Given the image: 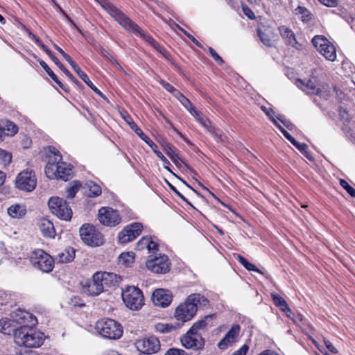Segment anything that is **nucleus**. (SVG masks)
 I'll return each instance as SVG.
<instances>
[{"mask_svg": "<svg viewBox=\"0 0 355 355\" xmlns=\"http://www.w3.org/2000/svg\"><path fill=\"white\" fill-rule=\"evenodd\" d=\"M102 8L117 21L125 30L140 37L156 49L159 46L149 35L144 33L141 28L127 17L121 10L117 8L108 0H95Z\"/></svg>", "mask_w": 355, "mask_h": 355, "instance_id": "obj_1", "label": "nucleus"}, {"mask_svg": "<svg viewBox=\"0 0 355 355\" xmlns=\"http://www.w3.org/2000/svg\"><path fill=\"white\" fill-rule=\"evenodd\" d=\"M120 282V277L107 272H96L92 279L87 282L83 286V292L87 295L97 296L108 288L116 285Z\"/></svg>", "mask_w": 355, "mask_h": 355, "instance_id": "obj_2", "label": "nucleus"}, {"mask_svg": "<svg viewBox=\"0 0 355 355\" xmlns=\"http://www.w3.org/2000/svg\"><path fill=\"white\" fill-rule=\"evenodd\" d=\"M49 151L53 155H49V159L45 168V173L50 179L68 180L72 177V167L70 164L61 162L62 155L54 147H49Z\"/></svg>", "mask_w": 355, "mask_h": 355, "instance_id": "obj_3", "label": "nucleus"}, {"mask_svg": "<svg viewBox=\"0 0 355 355\" xmlns=\"http://www.w3.org/2000/svg\"><path fill=\"white\" fill-rule=\"evenodd\" d=\"M209 300L199 293H193L189 295L184 302L176 308L174 313L175 318L182 323L191 320L196 315L198 306H207Z\"/></svg>", "mask_w": 355, "mask_h": 355, "instance_id": "obj_4", "label": "nucleus"}, {"mask_svg": "<svg viewBox=\"0 0 355 355\" xmlns=\"http://www.w3.org/2000/svg\"><path fill=\"white\" fill-rule=\"evenodd\" d=\"M31 325L24 324L14 332V340L16 345L28 348L40 347L44 341V334L31 327Z\"/></svg>", "mask_w": 355, "mask_h": 355, "instance_id": "obj_5", "label": "nucleus"}, {"mask_svg": "<svg viewBox=\"0 0 355 355\" xmlns=\"http://www.w3.org/2000/svg\"><path fill=\"white\" fill-rule=\"evenodd\" d=\"M96 331L103 338L107 339H119L123 334L121 324L116 320L104 318L96 323Z\"/></svg>", "mask_w": 355, "mask_h": 355, "instance_id": "obj_6", "label": "nucleus"}, {"mask_svg": "<svg viewBox=\"0 0 355 355\" xmlns=\"http://www.w3.org/2000/svg\"><path fill=\"white\" fill-rule=\"evenodd\" d=\"M123 119L129 125L130 128L146 143L148 144L153 153L159 157L162 162L164 168L168 171L172 173L168 165H170L169 161L164 156V155L157 150V146L147 136L143 131L137 126L134 122L131 116L128 114L123 116Z\"/></svg>", "mask_w": 355, "mask_h": 355, "instance_id": "obj_7", "label": "nucleus"}, {"mask_svg": "<svg viewBox=\"0 0 355 355\" xmlns=\"http://www.w3.org/2000/svg\"><path fill=\"white\" fill-rule=\"evenodd\" d=\"M122 298L125 305L132 310H138L144 304L143 293L135 286H128L123 290Z\"/></svg>", "mask_w": 355, "mask_h": 355, "instance_id": "obj_8", "label": "nucleus"}, {"mask_svg": "<svg viewBox=\"0 0 355 355\" xmlns=\"http://www.w3.org/2000/svg\"><path fill=\"white\" fill-rule=\"evenodd\" d=\"M30 261L35 268L43 272H49L54 268V259L41 249L33 252Z\"/></svg>", "mask_w": 355, "mask_h": 355, "instance_id": "obj_9", "label": "nucleus"}, {"mask_svg": "<svg viewBox=\"0 0 355 355\" xmlns=\"http://www.w3.org/2000/svg\"><path fill=\"white\" fill-rule=\"evenodd\" d=\"M81 239L87 245L100 246L104 243L102 234L94 225L84 224L79 230Z\"/></svg>", "mask_w": 355, "mask_h": 355, "instance_id": "obj_10", "label": "nucleus"}, {"mask_svg": "<svg viewBox=\"0 0 355 355\" xmlns=\"http://www.w3.org/2000/svg\"><path fill=\"white\" fill-rule=\"evenodd\" d=\"M51 213L64 220H69L72 216V210L67 202L58 197H51L48 202Z\"/></svg>", "mask_w": 355, "mask_h": 355, "instance_id": "obj_11", "label": "nucleus"}, {"mask_svg": "<svg viewBox=\"0 0 355 355\" xmlns=\"http://www.w3.org/2000/svg\"><path fill=\"white\" fill-rule=\"evenodd\" d=\"M314 47L327 60L334 61L336 59L335 46L323 35H315L311 41Z\"/></svg>", "mask_w": 355, "mask_h": 355, "instance_id": "obj_12", "label": "nucleus"}, {"mask_svg": "<svg viewBox=\"0 0 355 355\" xmlns=\"http://www.w3.org/2000/svg\"><path fill=\"white\" fill-rule=\"evenodd\" d=\"M36 177L31 170H24L17 177L15 180L16 187L27 192L32 191L36 187Z\"/></svg>", "mask_w": 355, "mask_h": 355, "instance_id": "obj_13", "label": "nucleus"}, {"mask_svg": "<svg viewBox=\"0 0 355 355\" xmlns=\"http://www.w3.org/2000/svg\"><path fill=\"white\" fill-rule=\"evenodd\" d=\"M182 345L187 349L200 350L204 347L205 340L201 334L189 330L185 335L181 338Z\"/></svg>", "mask_w": 355, "mask_h": 355, "instance_id": "obj_14", "label": "nucleus"}, {"mask_svg": "<svg viewBox=\"0 0 355 355\" xmlns=\"http://www.w3.org/2000/svg\"><path fill=\"white\" fill-rule=\"evenodd\" d=\"M98 218L104 225L114 227L121 223V218L116 210L110 207H102L98 210Z\"/></svg>", "mask_w": 355, "mask_h": 355, "instance_id": "obj_15", "label": "nucleus"}, {"mask_svg": "<svg viewBox=\"0 0 355 355\" xmlns=\"http://www.w3.org/2000/svg\"><path fill=\"white\" fill-rule=\"evenodd\" d=\"M136 348L143 354H151L159 350V340L155 336L143 338L135 343Z\"/></svg>", "mask_w": 355, "mask_h": 355, "instance_id": "obj_16", "label": "nucleus"}, {"mask_svg": "<svg viewBox=\"0 0 355 355\" xmlns=\"http://www.w3.org/2000/svg\"><path fill=\"white\" fill-rule=\"evenodd\" d=\"M143 230V225L140 223H133L127 225L119 234V241L121 243H127L139 236Z\"/></svg>", "mask_w": 355, "mask_h": 355, "instance_id": "obj_17", "label": "nucleus"}, {"mask_svg": "<svg viewBox=\"0 0 355 355\" xmlns=\"http://www.w3.org/2000/svg\"><path fill=\"white\" fill-rule=\"evenodd\" d=\"M146 265L148 270L155 273H166L170 270V262L166 255L148 259Z\"/></svg>", "mask_w": 355, "mask_h": 355, "instance_id": "obj_18", "label": "nucleus"}, {"mask_svg": "<svg viewBox=\"0 0 355 355\" xmlns=\"http://www.w3.org/2000/svg\"><path fill=\"white\" fill-rule=\"evenodd\" d=\"M10 320L11 322L17 324H24L29 325H35L37 323L35 316L21 309H16L10 314Z\"/></svg>", "mask_w": 355, "mask_h": 355, "instance_id": "obj_19", "label": "nucleus"}, {"mask_svg": "<svg viewBox=\"0 0 355 355\" xmlns=\"http://www.w3.org/2000/svg\"><path fill=\"white\" fill-rule=\"evenodd\" d=\"M171 293L166 289H156L152 295V300L155 306L161 307L168 306L172 302Z\"/></svg>", "mask_w": 355, "mask_h": 355, "instance_id": "obj_20", "label": "nucleus"}, {"mask_svg": "<svg viewBox=\"0 0 355 355\" xmlns=\"http://www.w3.org/2000/svg\"><path fill=\"white\" fill-rule=\"evenodd\" d=\"M278 29L280 35L286 40L287 44L295 47L296 49H300L301 44L297 42L295 35L291 28L286 26H281Z\"/></svg>", "mask_w": 355, "mask_h": 355, "instance_id": "obj_21", "label": "nucleus"}, {"mask_svg": "<svg viewBox=\"0 0 355 355\" xmlns=\"http://www.w3.org/2000/svg\"><path fill=\"white\" fill-rule=\"evenodd\" d=\"M38 227L42 235L48 238H54L55 236V230L53 223L46 218H40L37 223Z\"/></svg>", "mask_w": 355, "mask_h": 355, "instance_id": "obj_22", "label": "nucleus"}, {"mask_svg": "<svg viewBox=\"0 0 355 355\" xmlns=\"http://www.w3.org/2000/svg\"><path fill=\"white\" fill-rule=\"evenodd\" d=\"M192 116H193L205 128H206L209 132H211L213 135H215L216 136H218V131L216 130V128L212 125H211V123L209 120L205 117H204L202 114H200L197 110H196L195 107H193L191 111L189 112Z\"/></svg>", "mask_w": 355, "mask_h": 355, "instance_id": "obj_23", "label": "nucleus"}, {"mask_svg": "<svg viewBox=\"0 0 355 355\" xmlns=\"http://www.w3.org/2000/svg\"><path fill=\"white\" fill-rule=\"evenodd\" d=\"M296 85L304 92L309 94H318L320 89L318 87L315 82L313 80H309L306 83L298 79L295 83Z\"/></svg>", "mask_w": 355, "mask_h": 355, "instance_id": "obj_24", "label": "nucleus"}, {"mask_svg": "<svg viewBox=\"0 0 355 355\" xmlns=\"http://www.w3.org/2000/svg\"><path fill=\"white\" fill-rule=\"evenodd\" d=\"M7 213L13 218H21L26 214V207L22 204H14L8 208Z\"/></svg>", "mask_w": 355, "mask_h": 355, "instance_id": "obj_25", "label": "nucleus"}, {"mask_svg": "<svg viewBox=\"0 0 355 355\" xmlns=\"http://www.w3.org/2000/svg\"><path fill=\"white\" fill-rule=\"evenodd\" d=\"M258 35L264 45L268 47L273 46L272 39L275 37V33L272 30L269 28L258 29Z\"/></svg>", "mask_w": 355, "mask_h": 355, "instance_id": "obj_26", "label": "nucleus"}, {"mask_svg": "<svg viewBox=\"0 0 355 355\" xmlns=\"http://www.w3.org/2000/svg\"><path fill=\"white\" fill-rule=\"evenodd\" d=\"M75 253L76 251L73 248H67L58 254V261L60 263H69L73 260Z\"/></svg>", "mask_w": 355, "mask_h": 355, "instance_id": "obj_27", "label": "nucleus"}, {"mask_svg": "<svg viewBox=\"0 0 355 355\" xmlns=\"http://www.w3.org/2000/svg\"><path fill=\"white\" fill-rule=\"evenodd\" d=\"M0 127H1L3 136H12L15 135L18 131V128L15 124L10 121H0Z\"/></svg>", "mask_w": 355, "mask_h": 355, "instance_id": "obj_28", "label": "nucleus"}, {"mask_svg": "<svg viewBox=\"0 0 355 355\" xmlns=\"http://www.w3.org/2000/svg\"><path fill=\"white\" fill-rule=\"evenodd\" d=\"M271 297L275 305L279 308V309L284 313L290 312V308L286 300L281 297L279 295L275 293H271Z\"/></svg>", "mask_w": 355, "mask_h": 355, "instance_id": "obj_29", "label": "nucleus"}, {"mask_svg": "<svg viewBox=\"0 0 355 355\" xmlns=\"http://www.w3.org/2000/svg\"><path fill=\"white\" fill-rule=\"evenodd\" d=\"M76 73L80 76V78L96 94L100 96H103V94L101 92L99 89L89 80L87 74L83 72L79 67L74 69Z\"/></svg>", "mask_w": 355, "mask_h": 355, "instance_id": "obj_30", "label": "nucleus"}, {"mask_svg": "<svg viewBox=\"0 0 355 355\" xmlns=\"http://www.w3.org/2000/svg\"><path fill=\"white\" fill-rule=\"evenodd\" d=\"M339 116L340 119L343 121L344 126L343 130L345 132H349L351 130L350 124V116L347 111L343 107H340L338 110Z\"/></svg>", "mask_w": 355, "mask_h": 355, "instance_id": "obj_31", "label": "nucleus"}, {"mask_svg": "<svg viewBox=\"0 0 355 355\" xmlns=\"http://www.w3.org/2000/svg\"><path fill=\"white\" fill-rule=\"evenodd\" d=\"M40 66L44 69L51 79L62 89H64V85L58 80L57 76L53 72L49 67L43 60L40 61Z\"/></svg>", "mask_w": 355, "mask_h": 355, "instance_id": "obj_32", "label": "nucleus"}, {"mask_svg": "<svg viewBox=\"0 0 355 355\" xmlns=\"http://www.w3.org/2000/svg\"><path fill=\"white\" fill-rule=\"evenodd\" d=\"M155 330L161 334H166L176 329V325L169 323H157L155 325Z\"/></svg>", "mask_w": 355, "mask_h": 355, "instance_id": "obj_33", "label": "nucleus"}, {"mask_svg": "<svg viewBox=\"0 0 355 355\" xmlns=\"http://www.w3.org/2000/svg\"><path fill=\"white\" fill-rule=\"evenodd\" d=\"M86 185L89 189L88 196L89 197L98 196L102 192L101 187L92 181L88 182Z\"/></svg>", "mask_w": 355, "mask_h": 355, "instance_id": "obj_34", "label": "nucleus"}, {"mask_svg": "<svg viewBox=\"0 0 355 355\" xmlns=\"http://www.w3.org/2000/svg\"><path fill=\"white\" fill-rule=\"evenodd\" d=\"M294 146H295L307 159L311 160L312 156L307 151L308 146L306 144H301L297 141L295 138L290 141Z\"/></svg>", "mask_w": 355, "mask_h": 355, "instance_id": "obj_35", "label": "nucleus"}, {"mask_svg": "<svg viewBox=\"0 0 355 355\" xmlns=\"http://www.w3.org/2000/svg\"><path fill=\"white\" fill-rule=\"evenodd\" d=\"M211 317L212 315H208L205 316V318L197 321L193 324V326L189 329V330L194 332H198L199 330L204 329L207 325V320L208 319H211Z\"/></svg>", "mask_w": 355, "mask_h": 355, "instance_id": "obj_36", "label": "nucleus"}, {"mask_svg": "<svg viewBox=\"0 0 355 355\" xmlns=\"http://www.w3.org/2000/svg\"><path fill=\"white\" fill-rule=\"evenodd\" d=\"M174 96L189 112L194 107L191 101L180 92L174 94Z\"/></svg>", "mask_w": 355, "mask_h": 355, "instance_id": "obj_37", "label": "nucleus"}, {"mask_svg": "<svg viewBox=\"0 0 355 355\" xmlns=\"http://www.w3.org/2000/svg\"><path fill=\"white\" fill-rule=\"evenodd\" d=\"M135 259L133 252H123L119 257V261L125 265L132 263Z\"/></svg>", "mask_w": 355, "mask_h": 355, "instance_id": "obj_38", "label": "nucleus"}, {"mask_svg": "<svg viewBox=\"0 0 355 355\" xmlns=\"http://www.w3.org/2000/svg\"><path fill=\"white\" fill-rule=\"evenodd\" d=\"M294 12L296 15H301L303 21L309 19L310 12L305 7L299 6L295 9Z\"/></svg>", "mask_w": 355, "mask_h": 355, "instance_id": "obj_39", "label": "nucleus"}, {"mask_svg": "<svg viewBox=\"0 0 355 355\" xmlns=\"http://www.w3.org/2000/svg\"><path fill=\"white\" fill-rule=\"evenodd\" d=\"M80 184L77 182H73L72 185L67 189V198H73L78 191Z\"/></svg>", "mask_w": 355, "mask_h": 355, "instance_id": "obj_40", "label": "nucleus"}, {"mask_svg": "<svg viewBox=\"0 0 355 355\" xmlns=\"http://www.w3.org/2000/svg\"><path fill=\"white\" fill-rule=\"evenodd\" d=\"M240 327L238 325L233 326L226 334V336L230 339L233 343L236 341V337L239 334Z\"/></svg>", "mask_w": 355, "mask_h": 355, "instance_id": "obj_41", "label": "nucleus"}, {"mask_svg": "<svg viewBox=\"0 0 355 355\" xmlns=\"http://www.w3.org/2000/svg\"><path fill=\"white\" fill-rule=\"evenodd\" d=\"M11 327V320L6 318H2L0 320V331L3 334H7L8 331H10V327Z\"/></svg>", "mask_w": 355, "mask_h": 355, "instance_id": "obj_42", "label": "nucleus"}, {"mask_svg": "<svg viewBox=\"0 0 355 355\" xmlns=\"http://www.w3.org/2000/svg\"><path fill=\"white\" fill-rule=\"evenodd\" d=\"M340 186L352 196L355 198V189L350 186L345 180H340Z\"/></svg>", "mask_w": 355, "mask_h": 355, "instance_id": "obj_43", "label": "nucleus"}, {"mask_svg": "<svg viewBox=\"0 0 355 355\" xmlns=\"http://www.w3.org/2000/svg\"><path fill=\"white\" fill-rule=\"evenodd\" d=\"M71 80L73 83L78 85V80L63 66V64L58 61V64H55Z\"/></svg>", "mask_w": 355, "mask_h": 355, "instance_id": "obj_44", "label": "nucleus"}, {"mask_svg": "<svg viewBox=\"0 0 355 355\" xmlns=\"http://www.w3.org/2000/svg\"><path fill=\"white\" fill-rule=\"evenodd\" d=\"M150 236H143L137 243V249L141 250L145 248H148V244L149 242Z\"/></svg>", "mask_w": 355, "mask_h": 355, "instance_id": "obj_45", "label": "nucleus"}, {"mask_svg": "<svg viewBox=\"0 0 355 355\" xmlns=\"http://www.w3.org/2000/svg\"><path fill=\"white\" fill-rule=\"evenodd\" d=\"M272 123L289 141H292L294 137H293L282 126H281L275 119H272Z\"/></svg>", "mask_w": 355, "mask_h": 355, "instance_id": "obj_46", "label": "nucleus"}, {"mask_svg": "<svg viewBox=\"0 0 355 355\" xmlns=\"http://www.w3.org/2000/svg\"><path fill=\"white\" fill-rule=\"evenodd\" d=\"M178 29L182 32L189 40H191L192 42H193L196 46H198L200 48H202V45L200 42H199L193 35L189 34L188 32H187L185 30H184L182 28H181L180 26H177Z\"/></svg>", "mask_w": 355, "mask_h": 355, "instance_id": "obj_47", "label": "nucleus"}, {"mask_svg": "<svg viewBox=\"0 0 355 355\" xmlns=\"http://www.w3.org/2000/svg\"><path fill=\"white\" fill-rule=\"evenodd\" d=\"M160 85L168 92L172 94H176V92H179L171 84L168 83L165 80H162L160 82Z\"/></svg>", "mask_w": 355, "mask_h": 355, "instance_id": "obj_48", "label": "nucleus"}, {"mask_svg": "<svg viewBox=\"0 0 355 355\" xmlns=\"http://www.w3.org/2000/svg\"><path fill=\"white\" fill-rule=\"evenodd\" d=\"M233 343L230 341V339L228 338L226 336L218 343V347L220 349H225L228 346L231 345Z\"/></svg>", "mask_w": 355, "mask_h": 355, "instance_id": "obj_49", "label": "nucleus"}, {"mask_svg": "<svg viewBox=\"0 0 355 355\" xmlns=\"http://www.w3.org/2000/svg\"><path fill=\"white\" fill-rule=\"evenodd\" d=\"M233 343L230 341V339L228 338L226 336L218 343V347L220 349H225L228 346L231 345Z\"/></svg>", "mask_w": 355, "mask_h": 355, "instance_id": "obj_50", "label": "nucleus"}, {"mask_svg": "<svg viewBox=\"0 0 355 355\" xmlns=\"http://www.w3.org/2000/svg\"><path fill=\"white\" fill-rule=\"evenodd\" d=\"M0 157L3 159L5 164H10L12 160V155L9 153L0 148Z\"/></svg>", "mask_w": 355, "mask_h": 355, "instance_id": "obj_51", "label": "nucleus"}, {"mask_svg": "<svg viewBox=\"0 0 355 355\" xmlns=\"http://www.w3.org/2000/svg\"><path fill=\"white\" fill-rule=\"evenodd\" d=\"M165 355H188L183 349L171 348L166 351Z\"/></svg>", "mask_w": 355, "mask_h": 355, "instance_id": "obj_52", "label": "nucleus"}, {"mask_svg": "<svg viewBox=\"0 0 355 355\" xmlns=\"http://www.w3.org/2000/svg\"><path fill=\"white\" fill-rule=\"evenodd\" d=\"M209 52L213 59L217 62L218 64H221L223 63V59L220 58V56L214 51V49L211 47H209Z\"/></svg>", "mask_w": 355, "mask_h": 355, "instance_id": "obj_53", "label": "nucleus"}, {"mask_svg": "<svg viewBox=\"0 0 355 355\" xmlns=\"http://www.w3.org/2000/svg\"><path fill=\"white\" fill-rule=\"evenodd\" d=\"M157 247H158V245H157V243L155 241H153L152 236H150L149 242L148 244V248H147L148 251L149 252H154L155 251L157 250Z\"/></svg>", "mask_w": 355, "mask_h": 355, "instance_id": "obj_54", "label": "nucleus"}, {"mask_svg": "<svg viewBox=\"0 0 355 355\" xmlns=\"http://www.w3.org/2000/svg\"><path fill=\"white\" fill-rule=\"evenodd\" d=\"M62 55L64 58V59L71 65L73 70L78 67V65L72 60V58L67 53L64 52V54H62Z\"/></svg>", "mask_w": 355, "mask_h": 355, "instance_id": "obj_55", "label": "nucleus"}, {"mask_svg": "<svg viewBox=\"0 0 355 355\" xmlns=\"http://www.w3.org/2000/svg\"><path fill=\"white\" fill-rule=\"evenodd\" d=\"M243 11L244 14L250 19H253L255 18V15L254 12L246 6H243L242 7Z\"/></svg>", "mask_w": 355, "mask_h": 355, "instance_id": "obj_56", "label": "nucleus"}, {"mask_svg": "<svg viewBox=\"0 0 355 355\" xmlns=\"http://www.w3.org/2000/svg\"><path fill=\"white\" fill-rule=\"evenodd\" d=\"M69 304L73 306H82L84 305L82 300L78 297L76 296L71 298Z\"/></svg>", "mask_w": 355, "mask_h": 355, "instance_id": "obj_57", "label": "nucleus"}, {"mask_svg": "<svg viewBox=\"0 0 355 355\" xmlns=\"http://www.w3.org/2000/svg\"><path fill=\"white\" fill-rule=\"evenodd\" d=\"M322 4L327 7H335L338 3L337 0H318Z\"/></svg>", "mask_w": 355, "mask_h": 355, "instance_id": "obj_58", "label": "nucleus"}, {"mask_svg": "<svg viewBox=\"0 0 355 355\" xmlns=\"http://www.w3.org/2000/svg\"><path fill=\"white\" fill-rule=\"evenodd\" d=\"M248 351V346L246 345H243L239 349L234 352L232 355H246Z\"/></svg>", "mask_w": 355, "mask_h": 355, "instance_id": "obj_59", "label": "nucleus"}, {"mask_svg": "<svg viewBox=\"0 0 355 355\" xmlns=\"http://www.w3.org/2000/svg\"><path fill=\"white\" fill-rule=\"evenodd\" d=\"M277 119H279V121H281V122H282V123H283V124H284V125L287 128H288L289 130H292V129H293V126H294V125H293V124L291 122H290V121H288L286 120V119H284V116H277Z\"/></svg>", "mask_w": 355, "mask_h": 355, "instance_id": "obj_60", "label": "nucleus"}, {"mask_svg": "<svg viewBox=\"0 0 355 355\" xmlns=\"http://www.w3.org/2000/svg\"><path fill=\"white\" fill-rule=\"evenodd\" d=\"M57 7H58V10H60V12L64 16L66 19L71 24V26L80 31V30L76 26V25L73 23V21L71 19V18L67 15V13L62 9V8H60L59 6H57Z\"/></svg>", "mask_w": 355, "mask_h": 355, "instance_id": "obj_61", "label": "nucleus"}, {"mask_svg": "<svg viewBox=\"0 0 355 355\" xmlns=\"http://www.w3.org/2000/svg\"><path fill=\"white\" fill-rule=\"evenodd\" d=\"M168 187L170 189L178 196L180 197L182 200L187 202V199L184 198V196L171 184L169 182H167Z\"/></svg>", "mask_w": 355, "mask_h": 355, "instance_id": "obj_62", "label": "nucleus"}, {"mask_svg": "<svg viewBox=\"0 0 355 355\" xmlns=\"http://www.w3.org/2000/svg\"><path fill=\"white\" fill-rule=\"evenodd\" d=\"M324 345L326 346V347L332 353L334 354H336L338 353V351L336 349V348L331 343L330 341L327 340H324Z\"/></svg>", "mask_w": 355, "mask_h": 355, "instance_id": "obj_63", "label": "nucleus"}, {"mask_svg": "<svg viewBox=\"0 0 355 355\" xmlns=\"http://www.w3.org/2000/svg\"><path fill=\"white\" fill-rule=\"evenodd\" d=\"M261 109L272 121V119H275V112L271 108H266V107L263 106L261 107Z\"/></svg>", "mask_w": 355, "mask_h": 355, "instance_id": "obj_64", "label": "nucleus"}]
</instances>
